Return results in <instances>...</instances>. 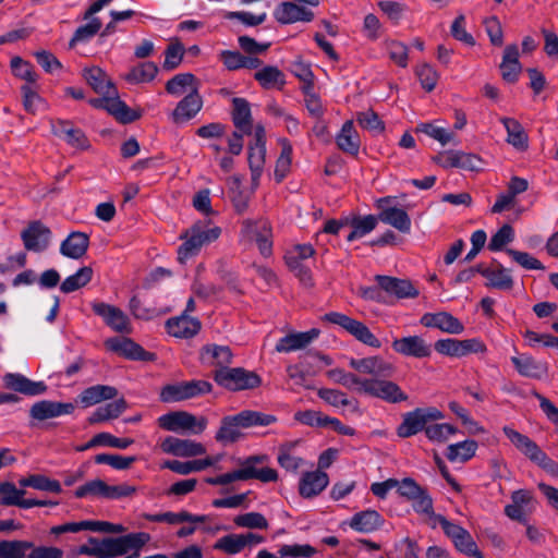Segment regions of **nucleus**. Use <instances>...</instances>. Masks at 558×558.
<instances>
[{"label":"nucleus","instance_id":"obj_30","mask_svg":"<svg viewBox=\"0 0 558 558\" xmlns=\"http://www.w3.org/2000/svg\"><path fill=\"white\" fill-rule=\"evenodd\" d=\"M118 390L113 386L95 385L84 389L77 397V401L85 408L95 405L106 400H113Z\"/></svg>","mask_w":558,"mask_h":558},{"label":"nucleus","instance_id":"obj_2","mask_svg":"<svg viewBox=\"0 0 558 558\" xmlns=\"http://www.w3.org/2000/svg\"><path fill=\"white\" fill-rule=\"evenodd\" d=\"M221 234L219 227L207 228L206 221H197L180 236L185 241L178 248V259H185L196 255L203 245L216 241Z\"/></svg>","mask_w":558,"mask_h":558},{"label":"nucleus","instance_id":"obj_60","mask_svg":"<svg viewBox=\"0 0 558 558\" xmlns=\"http://www.w3.org/2000/svg\"><path fill=\"white\" fill-rule=\"evenodd\" d=\"M184 388V381L163 386L160 391V401L172 403L187 400Z\"/></svg>","mask_w":558,"mask_h":558},{"label":"nucleus","instance_id":"obj_48","mask_svg":"<svg viewBox=\"0 0 558 558\" xmlns=\"http://www.w3.org/2000/svg\"><path fill=\"white\" fill-rule=\"evenodd\" d=\"M185 48L180 39H172L165 50V61L162 63V69L165 71L175 70L182 63Z\"/></svg>","mask_w":558,"mask_h":558},{"label":"nucleus","instance_id":"obj_40","mask_svg":"<svg viewBox=\"0 0 558 558\" xmlns=\"http://www.w3.org/2000/svg\"><path fill=\"white\" fill-rule=\"evenodd\" d=\"M194 86L199 87V82L193 73H179L167 81L165 90L173 96H181Z\"/></svg>","mask_w":558,"mask_h":558},{"label":"nucleus","instance_id":"obj_49","mask_svg":"<svg viewBox=\"0 0 558 558\" xmlns=\"http://www.w3.org/2000/svg\"><path fill=\"white\" fill-rule=\"evenodd\" d=\"M12 74L15 77L24 80L26 84L32 85L37 82L38 75L34 70V65L21 57H13L10 61Z\"/></svg>","mask_w":558,"mask_h":558},{"label":"nucleus","instance_id":"obj_39","mask_svg":"<svg viewBox=\"0 0 558 558\" xmlns=\"http://www.w3.org/2000/svg\"><path fill=\"white\" fill-rule=\"evenodd\" d=\"M21 487H31L41 492L53 494L62 493V487L59 481L49 478L44 474H31L26 477L19 480Z\"/></svg>","mask_w":558,"mask_h":558},{"label":"nucleus","instance_id":"obj_27","mask_svg":"<svg viewBox=\"0 0 558 558\" xmlns=\"http://www.w3.org/2000/svg\"><path fill=\"white\" fill-rule=\"evenodd\" d=\"M329 478L323 471L305 472L299 483V493L304 498H313L328 485Z\"/></svg>","mask_w":558,"mask_h":558},{"label":"nucleus","instance_id":"obj_21","mask_svg":"<svg viewBox=\"0 0 558 558\" xmlns=\"http://www.w3.org/2000/svg\"><path fill=\"white\" fill-rule=\"evenodd\" d=\"M82 75L96 94L119 96L116 84L101 68H85Z\"/></svg>","mask_w":558,"mask_h":558},{"label":"nucleus","instance_id":"obj_55","mask_svg":"<svg viewBox=\"0 0 558 558\" xmlns=\"http://www.w3.org/2000/svg\"><path fill=\"white\" fill-rule=\"evenodd\" d=\"M240 527L267 530L269 524L267 519L259 512H247L239 514L233 520Z\"/></svg>","mask_w":558,"mask_h":558},{"label":"nucleus","instance_id":"obj_3","mask_svg":"<svg viewBox=\"0 0 558 558\" xmlns=\"http://www.w3.org/2000/svg\"><path fill=\"white\" fill-rule=\"evenodd\" d=\"M502 430L513 446L533 463L551 475H558V463L550 459L534 440L509 426H505Z\"/></svg>","mask_w":558,"mask_h":558},{"label":"nucleus","instance_id":"obj_26","mask_svg":"<svg viewBox=\"0 0 558 558\" xmlns=\"http://www.w3.org/2000/svg\"><path fill=\"white\" fill-rule=\"evenodd\" d=\"M274 15L280 24H291L298 21L311 22L314 19V13L311 10L293 2L280 3Z\"/></svg>","mask_w":558,"mask_h":558},{"label":"nucleus","instance_id":"obj_29","mask_svg":"<svg viewBox=\"0 0 558 558\" xmlns=\"http://www.w3.org/2000/svg\"><path fill=\"white\" fill-rule=\"evenodd\" d=\"M319 329L312 328L305 332H292L281 338L276 344L277 352H291L310 344L319 335Z\"/></svg>","mask_w":558,"mask_h":558},{"label":"nucleus","instance_id":"obj_7","mask_svg":"<svg viewBox=\"0 0 558 558\" xmlns=\"http://www.w3.org/2000/svg\"><path fill=\"white\" fill-rule=\"evenodd\" d=\"M271 226L266 219H245L242 221L241 240L256 242L260 254L268 257L272 253Z\"/></svg>","mask_w":558,"mask_h":558},{"label":"nucleus","instance_id":"obj_56","mask_svg":"<svg viewBox=\"0 0 558 558\" xmlns=\"http://www.w3.org/2000/svg\"><path fill=\"white\" fill-rule=\"evenodd\" d=\"M286 264L288 268L294 272V275L300 279V281L306 286H313L312 274L308 267L303 265L302 260L294 258V254L288 253L284 256Z\"/></svg>","mask_w":558,"mask_h":558},{"label":"nucleus","instance_id":"obj_1","mask_svg":"<svg viewBox=\"0 0 558 558\" xmlns=\"http://www.w3.org/2000/svg\"><path fill=\"white\" fill-rule=\"evenodd\" d=\"M275 422H277L275 415L253 410H243L235 415H227L221 418V424L215 435V439L221 444H233L243 436L240 428L268 426Z\"/></svg>","mask_w":558,"mask_h":558},{"label":"nucleus","instance_id":"obj_64","mask_svg":"<svg viewBox=\"0 0 558 558\" xmlns=\"http://www.w3.org/2000/svg\"><path fill=\"white\" fill-rule=\"evenodd\" d=\"M457 550L469 556V557H483V554L478 550L476 543L473 537L469 533V531L463 532L460 536L452 542Z\"/></svg>","mask_w":558,"mask_h":558},{"label":"nucleus","instance_id":"obj_36","mask_svg":"<svg viewBox=\"0 0 558 558\" xmlns=\"http://www.w3.org/2000/svg\"><path fill=\"white\" fill-rule=\"evenodd\" d=\"M426 428L424 416L420 412V408L403 414L401 424L397 427V435L400 438H409Z\"/></svg>","mask_w":558,"mask_h":558},{"label":"nucleus","instance_id":"obj_45","mask_svg":"<svg viewBox=\"0 0 558 558\" xmlns=\"http://www.w3.org/2000/svg\"><path fill=\"white\" fill-rule=\"evenodd\" d=\"M477 449V442L475 440H464L458 444L448 446L446 458L451 461L466 462L474 457Z\"/></svg>","mask_w":558,"mask_h":558},{"label":"nucleus","instance_id":"obj_22","mask_svg":"<svg viewBox=\"0 0 558 558\" xmlns=\"http://www.w3.org/2000/svg\"><path fill=\"white\" fill-rule=\"evenodd\" d=\"M3 385L7 389L26 396H39L47 390V386L44 381H33L20 373H7L3 376Z\"/></svg>","mask_w":558,"mask_h":558},{"label":"nucleus","instance_id":"obj_18","mask_svg":"<svg viewBox=\"0 0 558 558\" xmlns=\"http://www.w3.org/2000/svg\"><path fill=\"white\" fill-rule=\"evenodd\" d=\"M349 365L357 373L369 375V377H391L395 373V366L377 355L363 359L352 357Z\"/></svg>","mask_w":558,"mask_h":558},{"label":"nucleus","instance_id":"obj_13","mask_svg":"<svg viewBox=\"0 0 558 558\" xmlns=\"http://www.w3.org/2000/svg\"><path fill=\"white\" fill-rule=\"evenodd\" d=\"M52 232L40 220L31 221L21 232L24 247L34 253L45 252L51 242Z\"/></svg>","mask_w":558,"mask_h":558},{"label":"nucleus","instance_id":"obj_47","mask_svg":"<svg viewBox=\"0 0 558 558\" xmlns=\"http://www.w3.org/2000/svg\"><path fill=\"white\" fill-rule=\"evenodd\" d=\"M449 165H451L452 168H459L462 170L480 171L482 169V159L475 154L451 149Z\"/></svg>","mask_w":558,"mask_h":558},{"label":"nucleus","instance_id":"obj_11","mask_svg":"<svg viewBox=\"0 0 558 558\" xmlns=\"http://www.w3.org/2000/svg\"><path fill=\"white\" fill-rule=\"evenodd\" d=\"M398 493L412 502L417 513L434 514L433 499L426 488L420 486L412 477L399 482Z\"/></svg>","mask_w":558,"mask_h":558},{"label":"nucleus","instance_id":"obj_51","mask_svg":"<svg viewBox=\"0 0 558 558\" xmlns=\"http://www.w3.org/2000/svg\"><path fill=\"white\" fill-rule=\"evenodd\" d=\"M266 146L248 145L247 162L252 172V180L257 181L263 172L265 163Z\"/></svg>","mask_w":558,"mask_h":558},{"label":"nucleus","instance_id":"obj_17","mask_svg":"<svg viewBox=\"0 0 558 558\" xmlns=\"http://www.w3.org/2000/svg\"><path fill=\"white\" fill-rule=\"evenodd\" d=\"M160 448L165 453L181 458H193L206 453V448L203 444L174 436L166 437L161 441Z\"/></svg>","mask_w":558,"mask_h":558},{"label":"nucleus","instance_id":"obj_24","mask_svg":"<svg viewBox=\"0 0 558 558\" xmlns=\"http://www.w3.org/2000/svg\"><path fill=\"white\" fill-rule=\"evenodd\" d=\"M166 327L169 335L175 338L189 339L199 332L202 324L197 318L182 314L178 317L169 318Z\"/></svg>","mask_w":558,"mask_h":558},{"label":"nucleus","instance_id":"obj_59","mask_svg":"<svg viewBox=\"0 0 558 558\" xmlns=\"http://www.w3.org/2000/svg\"><path fill=\"white\" fill-rule=\"evenodd\" d=\"M458 432L457 427L451 424H432L426 425L425 435L432 441H446L449 435H454Z\"/></svg>","mask_w":558,"mask_h":558},{"label":"nucleus","instance_id":"obj_6","mask_svg":"<svg viewBox=\"0 0 558 558\" xmlns=\"http://www.w3.org/2000/svg\"><path fill=\"white\" fill-rule=\"evenodd\" d=\"M389 377H367L362 395L383 400L390 404L401 403L409 399V396L401 387L388 379Z\"/></svg>","mask_w":558,"mask_h":558},{"label":"nucleus","instance_id":"obj_42","mask_svg":"<svg viewBox=\"0 0 558 558\" xmlns=\"http://www.w3.org/2000/svg\"><path fill=\"white\" fill-rule=\"evenodd\" d=\"M326 375L335 383L342 385L347 389L355 390L362 395L361 388L365 385L366 378H362L354 373H348L342 368L329 369Z\"/></svg>","mask_w":558,"mask_h":558},{"label":"nucleus","instance_id":"obj_41","mask_svg":"<svg viewBox=\"0 0 558 558\" xmlns=\"http://www.w3.org/2000/svg\"><path fill=\"white\" fill-rule=\"evenodd\" d=\"M254 78L264 87L265 89H269L272 87H278L282 89L286 85V78L282 71H280L277 66L266 65L262 70L257 71L254 74Z\"/></svg>","mask_w":558,"mask_h":558},{"label":"nucleus","instance_id":"obj_4","mask_svg":"<svg viewBox=\"0 0 558 558\" xmlns=\"http://www.w3.org/2000/svg\"><path fill=\"white\" fill-rule=\"evenodd\" d=\"M216 384L229 391L236 392L258 388L260 376L244 367H221L213 372Z\"/></svg>","mask_w":558,"mask_h":558},{"label":"nucleus","instance_id":"obj_14","mask_svg":"<svg viewBox=\"0 0 558 558\" xmlns=\"http://www.w3.org/2000/svg\"><path fill=\"white\" fill-rule=\"evenodd\" d=\"M204 105L203 97L198 87L194 86L175 106L170 113V120L175 125H182L194 119L202 110Z\"/></svg>","mask_w":558,"mask_h":558},{"label":"nucleus","instance_id":"obj_63","mask_svg":"<svg viewBox=\"0 0 558 558\" xmlns=\"http://www.w3.org/2000/svg\"><path fill=\"white\" fill-rule=\"evenodd\" d=\"M415 74L418 77V81L426 92H432L437 84L438 74L428 63H423L416 66Z\"/></svg>","mask_w":558,"mask_h":558},{"label":"nucleus","instance_id":"obj_61","mask_svg":"<svg viewBox=\"0 0 558 558\" xmlns=\"http://www.w3.org/2000/svg\"><path fill=\"white\" fill-rule=\"evenodd\" d=\"M229 195L235 211L243 214L248 207V197L241 190V181L239 178H233L232 185L229 189Z\"/></svg>","mask_w":558,"mask_h":558},{"label":"nucleus","instance_id":"obj_9","mask_svg":"<svg viewBox=\"0 0 558 558\" xmlns=\"http://www.w3.org/2000/svg\"><path fill=\"white\" fill-rule=\"evenodd\" d=\"M88 104L95 109L107 111L122 124L131 123L140 118V112L130 108L120 99V96L100 95V97L90 98Z\"/></svg>","mask_w":558,"mask_h":558},{"label":"nucleus","instance_id":"obj_58","mask_svg":"<svg viewBox=\"0 0 558 558\" xmlns=\"http://www.w3.org/2000/svg\"><path fill=\"white\" fill-rule=\"evenodd\" d=\"M513 228L506 223L490 238L488 250L492 252L501 251L505 245L513 241Z\"/></svg>","mask_w":558,"mask_h":558},{"label":"nucleus","instance_id":"obj_54","mask_svg":"<svg viewBox=\"0 0 558 558\" xmlns=\"http://www.w3.org/2000/svg\"><path fill=\"white\" fill-rule=\"evenodd\" d=\"M294 445V442H286L279 447L277 460L279 465L287 471H296L303 464L302 458L294 457L290 453Z\"/></svg>","mask_w":558,"mask_h":558},{"label":"nucleus","instance_id":"obj_25","mask_svg":"<svg viewBox=\"0 0 558 558\" xmlns=\"http://www.w3.org/2000/svg\"><path fill=\"white\" fill-rule=\"evenodd\" d=\"M231 119L238 131L246 135L253 133L251 105L245 98L234 97L232 99Z\"/></svg>","mask_w":558,"mask_h":558},{"label":"nucleus","instance_id":"obj_33","mask_svg":"<svg viewBox=\"0 0 558 558\" xmlns=\"http://www.w3.org/2000/svg\"><path fill=\"white\" fill-rule=\"evenodd\" d=\"M500 122L507 131V143L519 150H526L529 147V136L522 124L513 118L502 117Z\"/></svg>","mask_w":558,"mask_h":558},{"label":"nucleus","instance_id":"obj_44","mask_svg":"<svg viewBox=\"0 0 558 558\" xmlns=\"http://www.w3.org/2000/svg\"><path fill=\"white\" fill-rule=\"evenodd\" d=\"M33 542L22 539L0 541L1 558H28L26 551L37 548Z\"/></svg>","mask_w":558,"mask_h":558},{"label":"nucleus","instance_id":"obj_28","mask_svg":"<svg viewBox=\"0 0 558 558\" xmlns=\"http://www.w3.org/2000/svg\"><path fill=\"white\" fill-rule=\"evenodd\" d=\"M89 246V236L81 231L71 232L60 245V253L72 259L83 257Z\"/></svg>","mask_w":558,"mask_h":558},{"label":"nucleus","instance_id":"obj_20","mask_svg":"<svg viewBox=\"0 0 558 558\" xmlns=\"http://www.w3.org/2000/svg\"><path fill=\"white\" fill-rule=\"evenodd\" d=\"M420 322L425 327L437 328L451 335H460L464 331V325L448 312L425 313Z\"/></svg>","mask_w":558,"mask_h":558},{"label":"nucleus","instance_id":"obj_10","mask_svg":"<svg viewBox=\"0 0 558 558\" xmlns=\"http://www.w3.org/2000/svg\"><path fill=\"white\" fill-rule=\"evenodd\" d=\"M434 349L439 354L450 357H462L471 353H484L487 351L486 344L477 338L464 340L454 338L439 339L434 343Z\"/></svg>","mask_w":558,"mask_h":558},{"label":"nucleus","instance_id":"obj_34","mask_svg":"<svg viewBox=\"0 0 558 558\" xmlns=\"http://www.w3.org/2000/svg\"><path fill=\"white\" fill-rule=\"evenodd\" d=\"M384 523L383 517L376 510H364L355 513L350 521V526L362 533L378 530Z\"/></svg>","mask_w":558,"mask_h":558},{"label":"nucleus","instance_id":"obj_5","mask_svg":"<svg viewBox=\"0 0 558 558\" xmlns=\"http://www.w3.org/2000/svg\"><path fill=\"white\" fill-rule=\"evenodd\" d=\"M208 424L205 416H196L186 411H172L158 418V426L165 430L178 434H202Z\"/></svg>","mask_w":558,"mask_h":558},{"label":"nucleus","instance_id":"obj_57","mask_svg":"<svg viewBox=\"0 0 558 558\" xmlns=\"http://www.w3.org/2000/svg\"><path fill=\"white\" fill-rule=\"evenodd\" d=\"M511 362L520 375L524 377H538L539 365L531 356H512Z\"/></svg>","mask_w":558,"mask_h":558},{"label":"nucleus","instance_id":"obj_19","mask_svg":"<svg viewBox=\"0 0 558 558\" xmlns=\"http://www.w3.org/2000/svg\"><path fill=\"white\" fill-rule=\"evenodd\" d=\"M74 410L75 407L71 402L40 400L32 405L29 415L34 420L45 421L61 415L72 414Z\"/></svg>","mask_w":558,"mask_h":558},{"label":"nucleus","instance_id":"obj_31","mask_svg":"<svg viewBox=\"0 0 558 558\" xmlns=\"http://www.w3.org/2000/svg\"><path fill=\"white\" fill-rule=\"evenodd\" d=\"M492 274L486 277L485 287L500 291H510L514 287L511 269L505 268L497 259L492 260Z\"/></svg>","mask_w":558,"mask_h":558},{"label":"nucleus","instance_id":"obj_52","mask_svg":"<svg viewBox=\"0 0 558 558\" xmlns=\"http://www.w3.org/2000/svg\"><path fill=\"white\" fill-rule=\"evenodd\" d=\"M94 461L96 464H107L114 470H126L136 461L135 456L124 457L121 454L112 453H98L95 456Z\"/></svg>","mask_w":558,"mask_h":558},{"label":"nucleus","instance_id":"obj_62","mask_svg":"<svg viewBox=\"0 0 558 558\" xmlns=\"http://www.w3.org/2000/svg\"><path fill=\"white\" fill-rule=\"evenodd\" d=\"M290 70L295 77L303 82L301 89H314V74L310 64L298 60L291 64Z\"/></svg>","mask_w":558,"mask_h":558},{"label":"nucleus","instance_id":"obj_43","mask_svg":"<svg viewBox=\"0 0 558 558\" xmlns=\"http://www.w3.org/2000/svg\"><path fill=\"white\" fill-rule=\"evenodd\" d=\"M206 356L211 359V365L221 368L229 367L228 365L232 363L233 354L228 345L206 344L202 349V359L205 360Z\"/></svg>","mask_w":558,"mask_h":558},{"label":"nucleus","instance_id":"obj_16","mask_svg":"<svg viewBox=\"0 0 558 558\" xmlns=\"http://www.w3.org/2000/svg\"><path fill=\"white\" fill-rule=\"evenodd\" d=\"M375 280L390 296L398 300L401 299H415L418 296L420 291L410 279H401L391 276L376 275Z\"/></svg>","mask_w":558,"mask_h":558},{"label":"nucleus","instance_id":"obj_8","mask_svg":"<svg viewBox=\"0 0 558 558\" xmlns=\"http://www.w3.org/2000/svg\"><path fill=\"white\" fill-rule=\"evenodd\" d=\"M323 320L338 325L352 335L356 340L372 348H380L381 342L362 322L351 318L342 313L330 312L323 316Z\"/></svg>","mask_w":558,"mask_h":558},{"label":"nucleus","instance_id":"obj_35","mask_svg":"<svg viewBox=\"0 0 558 558\" xmlns=\"http://www.w3.org/2000/svg\"><path fill=\"white\" fill-rule=\"evenodd\" d=\"M339 149L351 156H356L360 150V137L354 129L353 121H345L340 133L336 137Z\"/></svg>","mask_w":558,"mask_h":558},{"label":"nucleus","instance_id":"obj_37","mask_svg":"<svg viewBox=\"0 0 558 558\" xmlns=\"http://www.w3.org/2000/svg\"><path fill=\"white\" fill-rule=\"evenodd\" d=\"M108 351L114 352L125 359L140 360V344L125 337H111L105 341Z\"/></svg>","mask_w":558,"mask_h":558},{"label":"nucleus","instance_id":"obj_50","mask_svg":"<svg viewBox=\"0 0 558 558\" xmlns=\"http://www.w3.org/2000/svg\"><path fill=\"white\" fill-rule=\"evenodd\" d=\"M102 23L98 17H92L87 20V23L81 25L74 32L70 47H74L81 43H88L101 28Z\"/></svg>","mask_w":558,"mask_h":558},{"label":"nucleus","instance_id":"obj_15","mask_svg":"<svg viewBox=\"0 0 558 558\" xmlns=\"http://www.w3.org/2000/svg\"><path fill=\"white\" fill-rule=\"evenodd\" d=\"M90 306L94 314L101 317L104 323L112 330L120 333L131 332L129 318L119 307L96 301L93 302Z\"/></svg>","mask_w":558,"mask_h":558},{"label":"nucleus","instance_id":"obj_32","mask_svg":"<svg viewBox=\"0 0 558 558\" xmlns=\"http://www.w3.org/2000/svg\"><path fill=\"white\" fill-rule=\"evenodd\" d=\"M317 550L308 544L282 545L278 549L280 557L271 554L267 549L258 551L256 558H312Z\"/></svg>","mask_w":558,"mask_h":558},{"label":"nucleus","instance_id":"obj_23","mask_svg":"<svg viewBox=\"0 0 558 558\" xmlns=\"http://www.w3.org/2000/svg\"><path fill=\"white\" fill-rule=\"evenodd\" d=\"M392 349L404 356H413L416 359L429 357L432 354L430 345L420 336H409L395 339L391 344Z\"/></svg>","mask_w":558,"mask_h":558},{"label":"nucleus","instance_id":"obj_12","mask_svg":"<svg viewBox=\"0 0 558 558\" xmlns=\"http://www.w3.org/2000/svg\"><path fill=\"white\" fill-rule=\"evenodd\" d=\"M98 551L100 558H113L129 553L137 555L140 551V532L116 538L106 537L99 542Z\"/></svg>","mask_w":558,"mask_h":558},{"label":"nucleus","instance_id":"obj_46","mask_svg":"<svg viewBox=\"0 0 558 558\" xmlns=\"http://www.w3.org/2000/svg\"><path fill=\"white\" fill-rule=\"evenodd\" d=\"M93 277V269L88 266L81 267L75 274L66 277L61 286L60 290L63 293L74 292L83 287H85Z\"/></svg>","mask_w":558,"mask_h":558},{"label":"nucleus","instance_id":"obj_53","mask_svg":"<svg viewBox=\"0 0 558 558\" xmlns=\"http://www.w3.org/2000/svg\"><path fill=\"white\" fill-rule=\"evenodd\" d=\"M214 548L228 555H235L245 548L243 536L242 534L225 535L216 542Z\"/></svg>","mask_w":558,"mask_h":558},{"label":"nucleus","instance_id":"obj_38","mask_svg":"<svg viewBox=\"0 0 558 558\" xmlns=\"http://www.w3.org/2000/svg\"><path fill=\"white\" fill-rule=\"evenodd\" d=\"M378 219L389 225L402 233H409L411 230V218L408 213L398 207H391L380 211L378 214Z\"/></svg>","mask_w":558,"mask_h":558}]
</instances>
